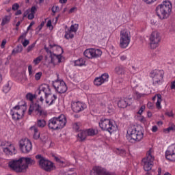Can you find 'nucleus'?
I'll return each mask as SVG.
<instances>
[{
    "instance_id": "56",
    "label": "nucleus",
    "mask_w": 175,
    "mask_h": 175,
    "mask_svg": "<svg viewBox=\"0 0 175 175\" xmlns=\"http://www.w3.org/2000/svg\"><path fill=\"white\" fill-rule=\"evenodd\" d=\"M152 132L155 133L158 131V126H153L151 129Z\"/></svg>"
},
{
    "instance_id": "44",
    "label": "nucleus",
    "mask_w": 175,
    "mask_h": 175,
    "mask_svg": "<svg viewBox=\"0 0 175 175\" xmlns=\"http://www.w3.org/2000/svg\"><path fill=\"white\" fill-rule=\"evenodd\" d=\"M144 110H146V105L141 106L139 111H137V114L142 116V114H143V111H144Z\"/></svg>"
},
{
    "instance_id": "62",
    "label": "nucleus",
    "mask_w": 175,
    "mask_h": 175,
    "mask_svg": "<svg viewBox=\"0 0 175 175\" xmlns=\"http://www.w3.org/2000/svg\"><path fill=\"white\" fill-rule=\"evenodd\" d=\"M52 24H51V21H48L47 23H46V27H51Z\"/></svg>"
},
{
    "instance_id": "21",
    "label": "nucleus",
    "mask_w": 175,
    "mask_h": 175,
    "mask_svg": "<svg viewBox=\"0 0 175 175\" xmlns=\"http://www.w3.org/2000/svg\"><path fill=\"white\" fill-rule=\"evenodd\" d=\"M36 94L37 95H44V96H47V95L51 94V89L47 84L41 85L36 91Z\"/></svg>"
},
{
    "instance_id": "61",
    "label": "nucleus",
    "mask_w": 175,
    "mask_h": 175,
    "mask_svg": "<svg viewBox=\"0 0 175 175\" xmlns=\"http://www.w3.org/2000/svg\"><path fill=\"white\" fill-rule=\"evenodd\" d=\"M147 116H148V118H151V117H152V113H151V111H148Z\"/></svg>"
},
{
    "instance_id": "12",
    "label": "nucleus",
    "mask_w": 175,
    "mask_h": 175,
    "mask_svg": "<svg viewBox=\"0 0 175 175\" xmlns=\"http://www.w3.org/2000/svg\"><path fill=\"white\" fill-rule=\"evenodd\" d=\"M35 114L36 116H39L40 117H46L47 116V112L42 109L38 103H33L30 105L28 114Z\"/></svg>"
},
{
    "instance_id": "23",
    "label": "nucleus",
    "mask_w": 175,
    "mask_h": 175,
    "mask_svg": "<svg viewBox=\"0 0 175 175\" xmlns=\"http://www.w3.org/2000/svg\"><path fill=\"white\" fill-rule=\"evenodd\" d=\"M115 73L118 75L119 76H124L126 79H129L131 77L128 74H126V68L124 67V66H116L114 69Z\"/></svg>"
},
{
    "instance_id": "10",
    "label": "nucleus",
    "mask_w": 175,
    "mask_h": 175,
    "mask_svg": "<svg viewBox=\"0 0 175 175\" xmlns=\"http://www.w3.org/2000/svg\"><path fill=\"white\" fill-rule=\"evenodd\" d=\"M165 72L163 70H154L150 74V77L152 79V84L154 87H158L163 83V77Z\"/></svg>"
},
{
    "instance_id": "14",
    "label": "nucleus",
    "mask_w": 175,
    "mask_h": 175,
    "mask_svg": "<svg viewBox=\"0 0 175 175\" xmlns=\"http://www.w3.org/2000/svg\"><path fill=\"white\" fill-rule=\"evenodd\" d=\"M83 55L89 59H92L94 58H99L102 55V51L100 49H96L94 48H90L86 49L83 52Z\"/></svg>"
},
{
    "instance_id": "53",
    "label": "nucleus",
    "mask_w": 175,
    "mask_h": 175,
    "mask_svg": "<svg viewBox=\"0 0 175 175\" xmlns=\"http://www.w3.org/2000/svg\"><path fill=\"white\" fill-rule=\"evenodd\" d=\"M165 115L168 117H174V113H173V111L166 112Z\"/></svg>"
},
{
    "instance_id": "1",
    "label": "nucleus",
    "mask_w": 175,
    "mask_h": 175,
    "mask_svg": "<svg viewBox=\"0 0 175 175\" xmlns=\"http://www.w3.org/2000/svg\"><path fill=\"white\" fill-rule=\"evenodd\" d=\"M35 165V160L31 157H21L8 163L9 167L16 173H25L29 166Z\"/></svg>"
},
{
    "instance_id": "22",
    "label": "nucleus",
    "mask_w": 175,
    "mask_h": 175,
    "mask_svg": "<svg viewBox=\"0 0 175 175\" xmlns=\"http://www.w3.org/2000/svg\"><path fill=\"white\" fill-rule=\"evenodd\" d=\"M106 81H109V74L104 73L100 77L95 78L94 84V85L99 87V85H102V84L106 83Z\"/></svg>"
},
{
    "instance_id": "55",
    "label": "nucleus",
    "mask_w": 175,
    "mask_h": 175,
    "mask_svg": "<svg viewBox=\"0 0 175 175\" xmlns=\"http://www.w3.org/2000/svg\"><path fill=\"white\" fill-rule=\"evenodd\" d=\"M33 25H35V22L34 21L31 22L29 25L27 27V31H29V29H31V28H32Z\"/></svg>"
},
{
    "instance_id": "2",
    "label": "nucleus",
    "mask_w": 175,
    "mask_h": 175,
    "mask_svg": "<svg viewBox=\"0 0 175 175\" xmlns=\"http://www.w3.org/2000/svg\"><path fill=\"white\" fill-rule=\"evenodd\" d=\"M44 50L48 54L50 53V58L53 65L60 64L62 59V54L64 53L62 47L56 44H50L49 48L45 47Z\"/></svg>"
},
{
    "instance_id": "17",
    "label": "nucleus",
    "mask_w": 175,
    "mask_h": 175,
    "mask_svg": "<svg viewBox=\"0 0 175 175\" xmlns=\"http://www.w3.org/2000/svg\"><path fill=\"white\" fill-rule=\"evenodd\" d=\"M90 175H116L114 173L109 172L106 168L96 165L90 171Z\"/></svg>"
},
{
    "instance_id": "5",
    "label": "nucleus",
    "mask_w": 175,
    "mask_h": 175,
    "mask_svg": "<svg viewBox=\"0 0 175 175\" xmlns=\"http://www.w3.org/2000/svg\"><path fill=\"white\" fill-rule=\"evenodd\" d=\"M66 125V116L61 114L59 116H55L49 120L48 126L52 131H58L62 129Z\"/></svg>"
},
{
    "instance_id": "34",
    "label": "nucleus",
    "mask_w": 175,
    "mask_h": 175,
    "mask_svg": "<svg viewBox=\"0 0 175 175\" xmlns=\"http://www.w3.org/2000/svg\"><path fill=\"white\" fill-rule=\"evenodd\" d=\"M42 60H43V56L40 55L33 59V64H34V65L36 66L37 65H39L40 62H42Z\"/></svg>"
},
{
    "instance_id": "25",
    "label": "nucleus",
    "mask_w": 175,
    "mask_h": 175,
    "mask_svg": "<svg viewBox=\"0 0 175 175\" xmlns=\"http://www.w3.org/2000/svg\"><path fill=\"white\" fill-rule=\"evenodd\" d=\"M46 98V103L47 106H51L55 103V100H57V97L55 94H49L47 96H45Z\"/></svg>"
},
{
    "instance_id": "46",
    "label": "nucleus",
    "mask_w": 175,
    "mask_h": 175,
    "mask_svg": "<svg viewBox=\"0 0 175 175\" xmlns=\"http://www.w3.org/2000/svg\"><path fill=\"white\" fill-rule=\"evenodd\" d=\"M119 58H120V61H126L128 57H127L126 55H120Z\"/></svg>"
},
{
    "instance_id": "58",
    "label": "nucleus",
    "mask_w": 175,
    "mask_h": 175,
    "mask_svg": "<svg viewBox=\"0 0 175 175\" xmlns=\"http://www.w3.org/2000/svg\"><path fill=\"white\" fill-rule=\"evenodd\" d=\"M76 9H77V8L76 7H73L69 11H68V13H73L75 12V10H76Z\"/></svg>"
},
{
    "instance_id": "11",
    "label": "nucleus",
    "mask_w": 175,
    "mask_h": 175,
    "mask_svg": "<svg viewBox=\"0 0 175 175\" xmlns=\"http://www.w3.org/2000/svg\"><path fill=\"white\" fill-rule=\"evenodd\" d=\"M131 43V32L126 29L122 30L120 34V49H126Z\"/></svg>"
},
{
    "instance_id": "16",
    "label": "nucleus",
    "mask_w": 175,
    "mask_h": 175,
    "mask_svg": "<svg viewBox=\"0 0 175 175\" xmlns=\"http://www.w3.org/2000/svg\"><path fill=\"white\" fill-rule=\"evenodd\" d=\"M150 44L151 49H157L161 42V35L157 31H153L150 36Z\"/></svg>"
},
{
    "instance_id": "3",
    "label": "nucleus",
    "mask_w": 175,
    "mask_h": 175,
    "mask_svg": "<svg viewBox=\"0 0 175 175\" xmlns=\"http://www.w3.org/2000/svg\"><path fill=\"white\" fill-rule=\"evenodd\" d=\"M172 10H173L172 2L167 0L164 1L156 8L157 15L161 20H166V18H169Z\"/></svg>"
},
{
    "instance_id": "37",
    "label": "nucleus",
    "mask_w": 175,
    "mask_h": 175,
    "mask_svg": "<svg viewBox=\"0 0 175 175\" xmlns=\"http://www.w3.org/2000/svg\"><path fill=\"white\" fill-rule=\"evenodd\" d=\"M64 36L66 39H72L75 35L72 33V31L70 30H68L67 31H66V34Z\"/></svg>"
},
{
    "instance_id": "9",
    "label": "nucleus",
    "mask_w": 175,
    "mask_h": 175,
    "mask_svg": "<svg viewBox=\"0 0 175 175\" xmlns=\"http://www.w3.org/2000/svg\"><path fill=\"white\" fill-rule=\"evenodd\" d=\"M27 111V105L25 104L22 105L15 106L11 109L10 114L14 121H18L24 117V114Z\"/></svg>"
},
{
    "instance_id": "7",
    "label": "nucleus",
    "mask_w": 175,
    "mask_h": 175,
    "mask_svg": "<svg viewBox=\"0 0 175 175\" xmlns=\"http://www.w3.org/2000/svg\"><path fill=\"white\" fill-rule=\"evenodd\" d=\"M154 161H155V157H154V150L149 149L146 152V156L142 160V165L145 172H150L154 166Z\"/></svg>"
},
{
    "instance_id": "18",
    "label": "nucleus",
    "mask_w": 175,
    "mask_h": 175,
    "mask_svg": "<svg viewBox=\"0 0 175 175\" xmlns=\"http://www.w3.org/2000/svg\"><path fill=\"white\" fill-rule=\"evenodd\" d=\"M3 151L6 155H16L17 150L12 144L6 142L4 145L2 144Z\"/></svg>"
},
{
    "instance_id": "47",
    "label": "nucleus",
    "mask_w": 175,
    "mask_h": 175,
    "mask_svg": "<svg viewBox=\"0 0 175 175\" xmlns=\"http://www.w3.org/2000/svg\"><path fill=\"white\" fill-rule=\"evenodd\" d=\"M68 31H70L71 32H77V27H75V25H72Z\"/></svg>"
},
{
    "instance_id": "60",
    "label": "nucleus",
    "mask_w": 175,
    "mask_h": 175,
    "mask_svg": "<svg viewBox=\"0 0 175 175\" xmlns=\"http://www.w3.org/2000/svg\"><path fill=\"white\" fill-rule=\"evenodd\" d=\"M44 26V23L42 22L40 25L38 26L39 29H42L43 28V27Z\"/></svg>"
},
{
    "instance_id": "29",
    "label": "nucleus",
    "mask_w": 175,
    "mask_h": 175,
    "mask_svg": "<svg viewBox=\"0 0 175 175\" xmlns=\"http://www.w3.org/2000/svg\"><path fill=\"white\" fill-rule=\"evenodd\" d=\"M79 139L81 140V142H83V140H85L87 139V131H82L77 135Z\"/></svg>"
},
{
    "instance_id": "64",
    "label": "nucleus",
    "mask_w": 175,
    "mask_h": 175,
    "mask_svg": "<svg viewBox=\"0 0 175 175\" xmlns=\"http://www.w3.org/2000/svg\"><path fill=\"white\" fill-rule=\"evenodd\" d=\"M60 3H66L68 2V0H59Z\"/></svg>"
},
{
    "instance_id": "43",
    "label": "nucleus",
    "mask_w": 175,
    "mask_h": 175,
    "mask_svg": "<svg viewBox=\"0 0 175 175\" xmlns=\"http://www.w3.org/2000/svg\"><path fill=\"white\" fill-rule=\"evenodd\" d=\"M36 44V42H34L31 45H29L27 49V53H30V51H32V50H33V49L35 48Z\"/></svg>"
},
{
    "instance_id": "48",
    "label": "nucleus",
    "mask_w": 175,
    "mask_h": 175,
    "mask_svg": "<svg viewBox=\"0 0 175 175\" xmlns=\"http://www.w3.org/2000/svg\"><path fill=\"white\" fill-rule=\"evenodd\" d=\"M28 72L29 76H33V72H32V66L29 65L28 66Z\"/></svg>"
},
{
    "instance_id": "59",
    "label": "nucleus",
    "mask_w": 175,
    "mask_h": 175,
    "mask_svg": "<svg viewBox=\"0 0 175 175\" xmlns=\"http://www.w3.org/2000/svg\"><path fill=\"white\" fill-rule=\"evenodd\" d=\"M39 102H40L41 103H43V102H44V98H43V96H40Z\"/></svg>"
},
{
    "instance_id": "8",
    "label": "nucleus",
    "mask_w": 175,
    "mask_h": 175,
    "mask_svg": "<svg viewBox=\"0 0 175 175\" xmlns=\"http://www.w3.org/2000/svg\"><path fill=\"white\" fill-rule=\"evenodd\" d=\"M36 159H38V165L41 169H43L45 172H53L55 170V165L54 163L46 159L45 157L42 156V154H37Z\"/></svg>"
},
{
    "instance_id": "52",
    "label": "nucleus",
    "mask_w": 175,
    "mask_h": 175,
    "mask_svg": "<svg viewBox=\"0 0 175 175\" xmlns=\"http://www.w3.org/2000/svg\"><path fill=\"white\" fill-rule=\"evenodd\" d=\"M22 44L23 47H27L28 44H29V40H25L23 42H22Z\"/></svg>"
},
{
    "instance_id": "31",
    "label": "nucleus",
    "mask_w": 175,
    "mask_h": 175,
    "mask_svg": "<svg viewBox=\"0 0 175 175\" xmlns=\"http://www.w3.org/2000/svg\"><path fill=\"white\" fill-rule=\"evenodd\" d=\"M23 51V46L18 45L15 49H14L12 51V55H16V54H18Z\"/></svg>"
},
{
    "instance_id": "24",
    "label": "nucleus",
    "mask_w": 175,
    "mask_h": 175,
    "mask_svg": "<svg viewBox=\"0 0 175 175\" xmlns=\"http://www.w3.org/2000/svg\"><path fill=\"white\" fill-rule=\"evenodd\" d=\"M37 8L36 6H32L31 9L27 10L24 14L23 17H27L28 20H33L35 18V14L36 13Z\"/></svg>"
},
{
    "instance_id": "39",
    "label": "nucleus",
    "mask_w": 175,
    "mask_h": 175,
    "mask_svg": "<svg viewBox=\"0 0 175 175\" xmlns=\"http://www.w3.org/2000/svg\"><path fill=\"white\" fill-rule=\"evenodd\" d=\"M171 131H175V125L174 124H171L168 128L164 129V132L165 133H169V132H171Z\"/></svg>"
},
{
    "instance_id": "27",
    "label": "nucleus",
    "mask_w": 175,
    "mask_h": 175,
    "mask_svg": "<svg viewBox=\"0 0 175 175\" xmlns=\"http://www.w3.org/2000/svg\"><path fill=\"white\" fill-rule=\"evenodd\" d=\"M118 107H120V109H125V107H127L128 106V99H122L121 98L118 102Z\"/></svg>"
},
{
    "instance_id": "36",
    "label": "nucleus",
    "mask_w": 175,
    "mask_h": 175,
    "mask_svg": "<svg viewBox=\"0 0 175 175\" xmlns=\"http://www.w3.org/2000/svg\"><path fill=\"white\" fill-rule=\"evenodd\" d=\"M9 21H10V16H5L1 22V25L2 27H3V25H6V24H8L9 23Z\"/></svg>"
},
{
    "instance_id": "45",
    "label": "nucleus",
    "mask_w": 175,
    "mask_h": 175,
    "mask_svg": "<svg viewBox=\"0 0 175 175\" xmlns=\"http://www.w3.org/2000/svg\"><path fill=\"white\" fill-rule=\"evenodd\" d=\"M42 77V72H37L35 75V79L38 81V80H40V78Z\"/></svg>"
},
{
    "instance_id": "33",
    "label": "nucleus",
    "mask_w": 175,
    "mask_h": 175,
    "mask_svg": "<svg viewBox=\"0 0 175 175\" xmlns=\"http://www.w3.org/2000/svg\"><path fill=\"white\" fill-rule=\"evenodd\" d=\"M37 126L38 128H44L46 126V120L44 119H38L37 120Z\"/></svg>"
},
{
    "instance_id": "19",
    "label": "nucleus",
    "mask_w": 175,
    "mask_h": 175,
    "mask_svg": "<svg viewBox=\"0 0 175 175\" xmlns=\"http://www.w3.org/2000/svg\"><path fill=\"white\" fill-rule=\"evenodd\" d=\"M71 109L74 113H80L83 111L85 109H87V105L82 102H72L71 103Z\"/></svg>"
},
{
    "instance_id": "57",
    "label": "nucleus",
    "mask_w": 175,
    "mask_h": 175,
    "mask_svg": "<svg viewBox=\"0 0 175 175\" xmlns=\"http://www.w3.org/2000/svg\"><path fill=\"white\" fill-rule=\"evenodd\" d=\"M73 129H75V131H79V124H77V123H75L73 124Z\"/></svg>"
},
{
    "instance_id": "42",
    "label": "nucleus",
    "mask_w": 175,
    "mask_h": 175,
    "mask_svg": "<svg viewBox=\"0 0 175 175\" xmlns=\"http://www.w3.org/2000/svg\"><path fill=\"white\" fill-rule=\"evenodd\" d=\"M51 11L53 13H58L59 12V6L58 5H53L51 8Z\"/></svg>"
},
{
    "instance_id": "38",
    "label": "nucleus",
    "mask_w": 175,
    "mask_h": 175,
    "mask_svg": "<svg viewBox=\"0 0 175 175\" xmlns=\"http://www.w3.org/2000/svg\"><path fill=\"white\" fill-rule=\"evenodd\" d=\"M26 99L30 102H33V99H35V95L32 94V93H27L26 94Z\"/></svg>"
},
{
    "instance_id": "49",
    "label": "nucleus",
    "mask_w": 175,
    "mask_h": 175,
    "mask_svg": "<svg viewBox=\"0 0 175 175\" xmlns=\"http://www.w3.org/2000/svg\"><path fill=\"white\" fill-rule=\"evenodd\" d=\"M19 8H20V5H18V3H14L12 5V10H18Z\"/></svg>"
},
{
    "instance_id": "51",
    "label": "nucleus",
    "mask_w": 175,
    "mask_h": 175,
    "mask_svg": "<svg viewBox=\"0 0 175 175\" xmlns=\"http://www.w3.org/2000/svg\"><path fill=\"white\" fill-rule=\"evenodd\" d=\"M147 107H148V109L152 110L154 109V105L151 102H148Z\"/></svg>"
},
{
    "instance_id": "40",
    "label": "nucleus",
    "mask_w": 175,
    "mask_h": 175,
    "mask_svg": "<svg viewBox=\"0 0 175 175\" xmlns=\"http://www.w3.org/2000/svg\"><path fill=\"white\" fill-rule=\"evenodd\" d=\"M9 91H10V86L9 85V83H7L6 85H5L3 88V92L5 94H8V92H9Z\"/></svg>"
},
{
    "instance_id": "32",
    "label": "nucleus",
    "mask_w": 175,
    "mask_h": 175,
    "mask_svg": "<svg viewBox=\"0 0 175 175\" xmlns=\"http://www.w3.org/2000/svg\"><path fill=\"white\" fill-rule=\"evenodd\" d=\"M86 133L88 136H95V135H98V131L93 129H89L86 130Z\"/></svg>"
},
{
    "instance_id": "28",
    "label": "nucleus",
    "mask_w": 175,
    "mask_h": 175,
    "mask_svg": "<svg viewBox=\"0 0 175 175\" xmlns=\"http://www.w3.org/2000/svg\"><path fill=\"white\" fill-rule=\"evenodd\" d=\"M72 62L75 66H84V65H85V59L81 57L77 60L73 61Z\"/></svg>"
},
{
    "instance_id": "35",
    "label": "nucleus",
    "mask_w": 175,
    "mask_h": 175,
    "mask_svg": "<svg viewBox=\"0 0 175 175\" xmlns=\"http://www.w3.org/2000/svg\"><path fill=\"white\" fill-rule=\"evenodd\" d=\"M116 152L117 154H119V155H121V157H125L126 154V151L125 150V149L122 148H117Z\"/></svg>"
},
{
    "instance_id": "13",
    "label": "nucleus",
    "mask_w": 175,
    "mask_h": 175,
    "mask_svg": "<svg viewBox=\"0 0 175 175\" xmlns=\"http://www.w3.org/2000/svg\"><path fill=\"white\" fill-rule=\"evenodd\" d=\"M19 147L23 154H28L32 151V142L27 138L22 139L19 142Z\"/></svg>"
},
{
    "instance_id": "15",
    "label": "nucleus",
    "mask_w": 175,
    "mask_h": 175,
    "mask_svg": "<svg viewBox=\"0 0 175 175\" xmlns=\"http://www.w3.org/2000/svg\"><path fill=\"white\" fill-rule=\"evenodd\" d=\"M53 85L59 94H65L68 91V86L63 80H56L53 82Z\"/></svg>"
},
{
    "instance_id": "30",
    "label": "nucleus",
    "mask_w": 175,
    "mask_h": 175,
    "mask_svg": "<svg viewBox=\"0 0 175 175\" xmlns=\"http://www.w3.org/2000/svg\"><path fill=\"white\" fill-rule=\"evenodd\" d=\"M157 100L156 103V107H157V109H158L159 110H161V109H162V106L161 105V103L162 102V95L157 94Z\"/></svg>"
},
{
    "instance_id": "63",
    "label": "nucleus",
    "mask_w": 175,
    "mask_h": 175,
    "mask_svg": "<svg viewBox=\"0 0 175 175\" xmlns=\"http://www.w3.org/2000/svg\"><path fill=\"white\" fill-rule=\"evenodd\" d=\"M21 14V10H18L16 12L15 16H20Z\"/></svg>"
},
{
    "instance_id": "20",
    "label": "nucleus",
    "mask_w": 175,
    "mask_h": 175,
    "mask_svg": "<svg viewBox=\"0 0 175 175\" xmlns=\"http://www.w3.org/2000/svg\"><path fill=\"white\" fill-rule=\"evenodd\" d=\"M165 158L171 162H175V144L170 146L165 151Z\"/></svg>"
},
{
    "instance_id": "54",
    "label": "nucleus",
    "mask_w": 175,
    "mask_h": 175,
    "mask_svg": "<svg viewBox=\"0 0 175 175\" xmlns=\"http://www.w3.org/2000/svg\"><path fill=\"white\" fill-rule=\"evenodd\" d=\"M145 3H148L150 5V3H154V2H156L157 0H142Z\"/></svg>"
},
{
    "instance_id": "6",
    "label": "nucleus",
    "mask_w": 175,
    "mask_h": 175,
    "mask_svg": "<svg viewBox=\"0 0 175 175\" xmlns=\"http://www.w3.org/2000/svg\"><path fill=\"white\" fill-rule=\"evenodd\" d=\"M98 125L102 131H106L109 133H113V132L117 129L116 122L111 119H107L106 118H102L100 120Z\"/></svg>"
},
{
    "instance_id": "26",
    "label": "nucleus",
    "mask_w": 175,
    "mask_h": 175,
    "mask_svg": "<svg viewBox=\"0 0 175 175\" xmlns=\"http://www.w3.org/2000/svg\"><path fill=\"white\" fill-rule=\"evenodd\" d=\"M29 131L33 133V138L35 139V140H38V139L40 137V133H39V130L36 126H31Z\"/></svg>"
},
{
    "instance_id": "50",
    "label": "nucleus",
    "mask_w": 175,
    "mask_h": 175,
    "mask_svg": "<svg viewBox=\"0 0 175 175\" xmlns=\"http://www.w3.org/2000/svg\"><path fill=\"white\" fill-rule=\"evenodd\" d=\"M7 40L6 39H3L1 42V49H5V46L6 45V43H7Z\"/></svg>"
},
{
    "instance_id": "4",
    "label": "nucleus",
    "mask_w": 175,
    "mask_h": 175,
    "mask_svg": "<svg viewBox=\"0 0 175 175\" xmlns=\"http://www.w3.org/2000/svg\"><path fill=\"white\" fill-rule=\"evenodd\" d=\"M127 139L130 143H136L142 141L144 137L143 129L140 126H132L127 130Z\"/></svg>"
},
{
    "instance_id": "41",
    "label": "nucleus",
    "mask_w": 175,
    "mask_h": 175,
    "mask_svg": "<svg viewBox=\"0 0 175 175\" xmlns=\"http://www.w3.org/2000/svg\"><path fill=\"white\" fill-rule=\"evenodd\" d=\"M135 95L137 96V99H140L141 98H144V96H147V94H142L139 92H136Z\"/></svg>"
}]
</instances>
